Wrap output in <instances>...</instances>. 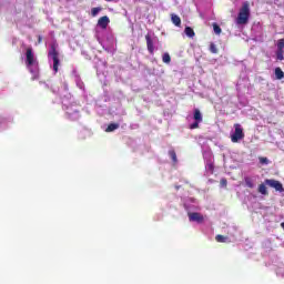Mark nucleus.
<instances>
[{
  "label": "nucleus",
  "instance_id": "obj_3",
  "mask_svg": "<svg viewBox=\"0 0 284 284\" xmlns=\"http://www.w3.org/2000/svg\"><path fill=\"white\" fill-rule=\"evenodd\" d=\"M234 133L231 135L232 143H239L242 139H245V133L243 132V126L239 123L234 124Z\"/></svg>",
  "mask_w": 284,
  "mask_h": 284
},
{
  "label": "nucleus",
  "instance_id": "obj_27",
  "mask_svg": "<svg viewBox=\"0 0 284 284\" xmlns=\"http://www.w3.org/2000/svg\"><path fill=\"white\" fill-rule=\"evenodd\" d=\"M43 41V38L41 36L38 37V43H41Z\"/></svg>",
  "mask_w": 284,
  "mask_h": 284
},
{
  "label": "nucleus",
  "instance_id": "obj_18",
  "mask_svg": "<svg viewBox=\"0 0 284 284\" xmlns=\"http://www.w3.org/2000/svg\"><path fill=\"white\" fill-rule=\"evenodd\" d=\"M215 241L217 243H225L227 241V237H225L224 235H216Z\"/></svg>",
  "mask_w": 284,
  "mask_h": 284
},
{
  "label": "nucleus",
  "instance_id": "obj_28",
  "mask_svg": "<svg viewBox=\"0 0 284 284\" xmlns=\"http://www.w3.org/2000/svg\"><path fill=\"white\" fill-rule=\"evenodd\" d=\"M281 227L284 230V222L281 223Z\"/></svg>",
  "mask_w": 284,
  "mask_h": 284
},
{
  "label": "nucleus",
  "instance_id": "obj_26",
  "mask_svg": "<svg viewBox=\"0 0 284 284\" xmlns=\"http://www.w3.org/2000/svg\"><path fill=\"white\" fill-rule=\"evenodd\" d=\"M220 183H221V185H222L223 187H227V180H226V179H222V180L220 181Z\"/></svg>",
  "mask_w": 284,
  "mask_h": 284
},
{
  "label": "nucleus",
  "instance_id": "obj_9",
  "mask_svg": "<svg viewBox=\"0 0 284 284\" xmlns=\"http://www.w3.org/2000/svg\"><path fill=\"white\" fill-rule=\"evenodd\" d=\"M193 119H194V121H197L200 123L203 122V114L201 113V110L194 109Z\"/></svg>",
  "mask_w": 284,
  "mask_h": 284
},
{
  "label": "nucleus",
  "instance_id": "obj_25",
  "mask_svg": "<svg viewBox=\"0 0 284 284\" xmlns=\"http://www.w3.org/2000/svg\"><path fill=\"white\" fill-rule=\"evenodd\" d=\"M268 162L270 160H267V158H260V163L267 164Z\"/></svg>",
  "mask_w": 284,
  "mask_h": 284
},
{
  "label": "nucleus",
  "instance_id": "obj_14",
  "mask_svg": "<svg viewBox=\"0 0 284 284\" xmlns=\"http://www.w3.org/2000/svg\"><path fill=\"white\" fill-rule=\"evenodd\" d=\"M114 130H119V124L118 123H111L108 125L105 129V132H114Z\"/></svg>",
  "mask_w": 284,
  "mask_h": 284
},
{
  "label": "nucleus",
  "instance_id": "obj_6",
  "mask_svg": "<svg viewBox=\"0 0 284 284\" xmlns=\"http://www.w3.org/2000/svg\"><path fill=\"white\" fill-rule=\"evenodd\" d=\"M187 216H189V221H191L192 223H203V221H205V217H203V214L199 212H190L187 213Z\"/></svg>",
  "mask_w": 284,
  "mask_h": 284
},
{
  "label": "nucleus",
  "instance_id": "obj_19",
  "mask_svg": "<svg viewBox=\"0 0 284 284\" xmlns=\"http://www.w3.org/2000/svg\"><path fill=\"white\" fill-rule=\"evenodd\" d=\"M102 8L101 7H95L91 10L92 17H97L101 12Z\"/></svg>",
  "mask_w": 284,
  "mask_h": 284
},
{
  "label": "nucleus",
  "instance_id": "obj_2",
  "mask_svg": "<svg viewBox=\"0 0 284 284\" xmlns=\"http://www.w3.org/2000/svg\"><path fill=\"white\" fill-rule=\"evenodd\" d=\"M48 57L52 58L53 61V71L57 73L59 72V51H57V43H52L50 45V50L48 52Z\"/></svg>",
  "mask_w": 284,
  "mask_h": 284
},
{
  "label": "nucleus",
  "instance_id": "obj_12",
  "mask_svg": "<svg viewBox=\"0 0 284 284\" xmlns=\"http://www.w3.org/2000/svg\"><path fill=\"white\" fill-rule=\"evenodd\" d=\"M244 183L246 185V187H250L251 190H254V180H252V178L250 176H245L244 178Z\"/></svg>",
  "mask_w": 284,
  "mask_h": 284
},
{
  "label": "nucleus",
  "instance_id": "obj_8",
  "mask_svg": "<svg viewBox=\"0 0 284 284\" xmlns=\"http://www.w3.org/2000/svg\"><path fill=\"white\" fill-rule=\"evenodd\" d=\"M110 23V18L108 16H103L98 20V26L105 30Z\"/></svg>",
  "mask_w": 284,
  "mask_h": 284
},
{
  "label": "nucleus",
  "instance_id": "obj_15",
  "mask_svg": "<svg viewBox=\"0 0 284 284\" xmlns=\"http://www.w3.org/2000/svg\"><path fill=\"white\" fill-rule=\"evenodd\" d=\"M275 77H276V79H278V80H281V79L284 78V72H283V70H282L281 68H276V69H275Z\"/></svg>",
  "mask_w": 284,
  "mask_h": 284
},
{
  "label": "nucleus",
  "instance_id": "obj_23",
  "mask_svg": "<svg viewBox=\"0 0 284 284\" xmlns=\"http://www.w3.org/2000/svg\"><path fill=\"white\" fill-rule=\"evenodd\" d=\"M199 123H201V122H199V121H195V122H193L192 124H190V130H196V129H199Z\"/></svg>",
  "mask_w": 284,
  "mask_h": 284
},
{
  "label": "nucleus",
  "instance_id": "obj_1",
  "mask_svg": "<svg viewBox=\"0 0 284 284\" xmlns=\"http://www.w3.org/2000/svg\"><path fill=\"white\" fill-rule=\"evenodd\" d=\"M250 2H243L236 18L237 26H247L250 23Z\"/></svg>",
  "mask_w": 284,
  "mask_h": 284
},
{
  "label": "nucleus",
  "instance_id": "obj_10",
  "mask_svg": "<svg viewBox=\"0 0 284 284\" xmlns=\"http://www.w3.org/2000/svg\"><path fill=\"white\" fill-rule=\"evenodd\" d=\"M171 21L173 24L176 26V28H181V17H179L178 14L172 13L171 14Z\"/></svg>",
  "mask_w": 284,
  "mask_h": 284
},
{
  "label": "nucleus",
  "instance_id": "obj_13",
  "mask_svg": "<svg viewBox=\"0 0 284 284\" xmlns=\"http://www.w3.org/2000/svg\"><path fill=\"white\" fill-rule=\"evenodd\" d=\"M257 192L260 194H263V196H267L270 194L267 192V186H265V184H263V183L258 185Z\"/></svg>",
  "mask_w": 284,
  "mask_h": 284
},
{
  "label": "nucleus",
  "instance_id": "obj_11",
  "mask_svg": "<svg viewBox=\"0 0 284 284\" xmlns=\"http://www.w3.org/2000/svg\"><path fill=\"white\" fill-rule=\"evenodd\" d=\"M184 33L186 34V37H189V39H194V37H196L194 29H192L191 27H185Z\"/></svg>",
  "mask_w": 284,
  "mask_h": 284
},
{
  "label": "nucleus",
  "instance_id": "obj_4",
  "mask_svg": "<svg viewBox=\"0 0 284 284\" xmlns=\"http://www.w3.org/2000/svg\"><path fill=\"white\" fill-rule=\"evenodd\" d=\"M34 63H37L34 52L32 51V47H28L26 50V65L27 68H31Z\"/></svg>",
  "mask_w": 284,
  "mask_h": 284
},
{
  "label": "nucleus",
  "instance_id": "obj_29",
  "mask_svg": "<svg viewBox=\"0 0 284 284\" xmlns=\"http://www.w3.org/2000/svg\"><path fill=\"white\" fill-rule=\"evenodd\" d=\"M175 190H181V186H175Z\"/></svg>",
  "mask_w": 284,
  "mask_h": 284
},
{
  "label": "nucleus",
  "instance_id": "obj_21",
  "mask_svg": "<svg viewBox=\"0 0 284 284\" xmlns=\"http://www.w3.org/2000/svg\"><path fill=\"white\" fill-rule=\"evenodd\" d=\"M213 30H214L215 34H221V32H223L221 27L216 23H213Z\"/></svg>",
  "mask_w": 284,
  "mask_h": 284
},
{
  "label": "nucleus",
  "instance_id": "obj_17",
  "mask_svg": "<svg viewBox=\"0 0 284 284\" xmlns=\"http://www.w3.org/2000/svg\"><path fill=\"white\" fill-rule=\"evenodd\" d=\"M169 155L172 159L173 163H178V159H176V151L175 150H171L169 151Z\"/></svg>",
  "mask_w": 284,
  "mask_h": 284
},
{
  "label": "nucleus",
  "instance_id": "obj_16",
  "mask_svg": "<svg viewBox=\"0 0 284 284\" xmlns=\"http://www.w3.org/2000/svg\"><path fill=\"white\" fill-rule=\"evenodd\" d=\"M162 61H163V63H171L172 62V58L170 57V53H164L162 55Z\"/></svg>",
  "mask_w": 284,
  "mask_h": 284
},
{
  "label": "nucleus",
  "instance_id": "obj_5",
  "mask_svg": "<svg viewBox=\"0 0 284 284\" xmlns=\"http://www.w3.org/2000/svg\"><path fill=\"white\" fill-rule=\"evenodd\" d=\"M264 183L265 185H268L270 187H273L274 190H276V192H284L283 183L278 182L277 180L266 179Z\"/></svg>",
  "mask_w": 284,
  "mask_h": 284
},
{
  "label": "nucleus",
  "instance_id": "obj_24",
  "mask_svg": "<svg viewBox=\"0 0 284 284\" xmlns=\"http://www.w3.org/2000/svg\"><path fill=\"white\" fill-rule=\"evenodd\" d=\"M283 53H284V51H278V50H277L276 57H277V60H278V61H283V59H284Z\"/></svg>",
  "mask_w": 284,
  "mask_h": 284
},
{
  "label": "nucleus",
  "instance_id": "obj_22",
  "mask_svg": "<svg viewBox=\"0 0 284 284\" xmlns=\"http://www.w3.org/2000/svg\"><path fill=\"white\" fill-rule=\"evenodd\" d=\"M283 49H284V38L277 41V51H283Z\"/></svg>",
  "mask_w": 284,
  "mask_h": 284
},
{
  "label": "nucleus",
  "instance_id": "obj_7",
  "mask_svg": "<svg viewBox=\"0 0 284 284\" xmlns=\"http://www.w3.org/2000/svg\"><path fill=\"white\" fill-rule=\"evenodd\" d=\"M145 41H146L148 51H149L151 54H154V41L152 40V36H150V33H148V34L145 36Z\"/></svg>",
  "mask_w": 284,
  "mask_h": 284
},
{
  "label": "nucleus",
  "instance_id": "obj_20",
  "mask_svg": "<svg viewBox=\"0 0 284 284\" xmlns=\"http://www.w3.org/2000/svg\"><path fill=\"white\" fill-rule=\"evenodd\" d=\"M210 52H212V54L219 53V49L216 48V44H214V43L210 44Z\"/></svg>",
  "mask_w": 284,
  "mask_h": 284
}]
</instances>
